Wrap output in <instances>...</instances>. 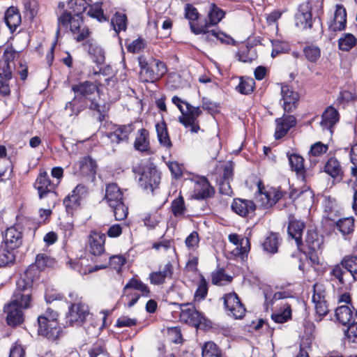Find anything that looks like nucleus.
Returning <instances> with one entry per match:
<instances>
[{"label": "nucleus", "instance_id": "f257e3e1", "mask_svg": "<svg viewBox=\"0 0 357 357\" xmlns=\"http://www.w3.org/2000/svg\"><path fill=\"white\" fill-rule=\"evenodd\" d=\"M30 302L31 295L29 294H16L13 296L10 303L4 307V311L7 314L6 321L9 326H15L23 321L22 309L29 307Z\"/></svg>", "mask_w": 357, "mask_h": 357}, {"label": "nucleus", "instance_id": "f03ea898", "mask_svg": "<svg viewBox=\"0 0 357 357\" xmlns=\"http://www.w3.org/2000/svg\"><path fill=\"white\" fill-rule=\"evenodd\" d=\"M38 333L50 340H56L62 333L58 321V314L51 309L38 317Z\"/></svg>", "mask_w": 357, "mask_h": 357}, {"label": "nucleus", "instance_id": "7ed1b4c3", "mask_svg": "<svg viewBox=\"0 0 357 357\" xmlns=\"http://www.w3.org/2000/svg\"><path fill=\"white\" fill-rule=\"evenodd\" d=\"M172 100L182 114V116L179 117L180 123L185 128H189L191 132L197 133L199 130L197 118L202 113L200 108L192 106L176 96H173Z\"/></svg>", "mask_w": 357, "mask_h": 357}, {"label": "nucleus", "instance_id": "20e7f679", "mask_svg": "<svg viewBox=\"0 0 357 357\" xmlns=\"http://www.w3.org/2000/svg\"><path fill=\"white\" fill-rule=\"evenodd\" d=\"M139 79L143 82H154L160 79L167 71L165 63L155 59L149 62L139 58Z\"/></svg>", "mask_w": 357, "mask_h": 357}, {"label": "nucleus", "instance_id": "39448f33", "mask_svg": "<svg viewBox=\"0 0 357 357\" xmlns=\"http://www.w3.org/2000/svg\"><path fill=\"white\" fill-rule=\"evenodd\" d=\"M82 18L81 15L73 17L70 13L64 12L59 18V24L67 26L70 24V31L74 33H78L76 40L80 42L84 40L89 35V29L82 26Z\"/></svg>", "mask_w": 357, "mask_h": 357}, {"label": "nucleus", "instance_id": "423d86ee", "mask_svg": "<svg viewBox=\"0 0 357 357\" xmlns=\"http://www.w3.org/2000/svg\"><path fill=\"white\" fill-rule=\"evenodd\" d=\"M89 314V307L84 303L72 304L66 317V324L67 326H79L85 322Z\"/></svg>", "mask_w": 357, "mask_h": 357}, {"label": "nucleus", "instance_id": "0eeeda50", "mask_svg": "<svg viewBox=\"0 0 357 357\" xmlns=\"http://www.w3.org/2000/svg\"><path fill=\"white\" fill-rule=\"evenodd\" d=\"M18 56L12 47H7L4 50L3 59L0 61V79L9 80L15 67L14 59Z\"/></svg>", "mask_w": 357, "mask_h": 357}, {"label": "nucleus", "instance_id": "6e6552de", "mask_svg": "<svg viewBox=\"0 0 357 357\" xmlns=\"http://www.w3.org/2000/svg\"><path fill=\"white\" fill-rule=\"evenodd\" d=\"M34 187L38 190L40 199L48 195L53 198L56 197L55 185L50 181L46 172H40L34 183Z\"/></svg>", "mask_w": 357, "mask_h": 357}, {"label": "nucleus", "instance_id": "1a4fd4ad", "mask_svg": "<svg viewBox=\"0 0 357 357\" xmlns=\"http://www.w3.org/2000/svg\"><path fill=\"white\" fill-rule=\"evenodd\" d=\"M181 321L195 327H198L202 323L203 316L192 305L183 304L181 306Z\"/></svg>", "mask_w": 357, "mask_h": 357}, {"label": "nucleus", "instance_id": "9d476101", "mask_svg": "<svg viewBox=\"0 0 357 357\" xmlns=\"http://www.w3.org/2000/svg\"><path fill=\"white\" fill-rule=\"evenodd\" d=\"M160 181V174L153 164H149L143 168L140 174L139 182L144 185L145 188L156 187Z\"/></svg>", "mask_w": 357, "mask_h": 357}, {"label": "nucleus", "instance_id": "9b49d317", "mask_svg": "<svg viewBox=\"0 0 357 357\" xmlns=\"http://www.w3.org/2000/svg\"><path fill=\"white\" fill-rule=\"evenodd\" d=\"M223 300L225 307L236 319H241L244 316L245 309L236 293L232 292L225 294Z\"/></svg>", "mask_w": 357, "mask_h": 357}, {"label": "nucleus", "instance_id": "f8f14e48", "mask_svg": "<svg viewBox=\"0 0 357 357\" xmlns=\"http://www.w3.org/2000/svg\"><path fill=\"white\" fill-rule=\"evenodd\" d=\"M190 26L192 31L195 34L204 33L205 35V40L208 41L215 42L220 40L221 43L225 42L227 36L224 33L215 30L206 31L208 26V22H205L204 24H199L197 27H195L190 22Z\"/></svg>", "mask_w": 357, "mask_h": 357}, {"label": "nucleus", "instance_id": "ddd939ff", "mask_svg": "<svg viewBox=\"0 0 357 357\" xmlns=\"http://www.w3.org/2000/svg\"><path fill=\"white\" fill-rule=\"evenodd\" d=\"M173 272V265L170 261H168L163 267L160 266L159 271L149 274L150 282L154 285L162 284L165 282L166 280L172 278Z\"/></svg>", "mask_w": 357, "mask_h": 357}, {"label": "nucleus", "instance_id": "4468645a", "mask_svg": "<svg viewBox=\"0 0 357 357\" xmlns=\"http://www.w3.org/2000/svg\"><path fill=\"white\" fill-rule=\"evenodd\" d=\"M281 96L283 101V107L285 112H291L296 107L299 100V95L294 91L289 86H281Z\"/></svg>", "mask_w": 357, "mask_h": 357}, {"label": "nucleus", "instance_id": "2eb2a0df", "mask_svg": "<svg viewBox=\"0 0 357 357\" xmlns=\"http://www.w3.org/2000/svg\"><path fill=\"white\" fill-rule=\"evenodd\" d=\"M275 131L274 137L279 139L284 137L288 131L296 126V118L292 115L283 116L275 120Z\"/></svg>", "mask_w": 357, "mask_h": 357}, {"label": "nucleus", "instance_id": "dca6fc26", "mask_svg": "<svg viewBox=\"0 0 357 357\" xmlns=\"http://www.w3.org/2000/svg\"><path fill=\"white\" fill-rule=\"evenodd\" d=\"M22 234L18 227H10L6 229L3 243L6 248L15 250L22 245Z\"/></svg>", "mask_w": 357, "mask_h": 357}, {"label": "nucleus", "instance_id": "f3484780", "mask_svg": "<svg viewBox=\"0 0 357 357\" xmlns=\"http://www.w3.org/2000/svg\"><path fill=\"white\" fill-rule=\"evenodd\" d=\"M296 25L302 29L310 28L312 24L311 6L307 2L300 6L295 16Z\"/></svg>", "mask_w": 357, "mask_h": 357}, {"label": "nucleus", "instance_id": "a211bd4d", "mask_svg": "<svg viewBox=\"0 0 357 357\" xmlns=\"http://www.w3.org/2000/svg\"><path fill=\"white\" fill-rule=\"evenodd\" d=\"M228 238L231 243L236 245V248L231 252L233 255L244 259L250 250L249 240L248 238H240V236L236 234H229Z\"/></svg>", "mask_w": 357, "mask_h": 357}, {"label": "nucleus", "instance_id": "6ab92c4d", "mask_svg": "<svg viewBox=\"0 0 357 357\" xmlns=\"http://www.w3.org/2000/svg\"><path fill=\"white\" fill-rule=\"evenodd\" d=\"M105 236L104 234L91 231L89 237V246L90 252L95 255L99 256L105 251Z\"/></svg>", "mask_w": 357, "mask_h": 357}, {"label": "nucleus", "instance_id": "aec40b11", "mask_svg": "<svg viewBox=\"0 0 357 357\" xmlns=\"http://www.w3.org/2000/svg\"><path fill=\"white\" fill-rule=\"evenodd\" d=\"M333 21L329 24V29L333 31H342L346 27L347 12L342 5L337 4Z\"/></svg>", "mask_w": 357, "mask_h": 357}, {"label": "nucleus", "instance_id": "412c9836", "mask_svg": "<svg viewBox=\"0 0 357 357\" xmlns=\"http://www.w3.org/2000/svg\"><path fill=\"white\" fill-rule=\"evenodd\" d=\"M305 228V225L303 222L297 220L292 215L289 217L288 234L295 240L298 248L303 244L302 234Z\"/></svg>", "mask_w": 357, "mask_h": 357}, {"label": "nucleus", "instance_id": "4be33fe9", "mask_svg": "<svg viewBox=\"0 0 357 357\" xmlns=\"http://www.w3.org/2000/svg\"><path fill=\"white\" fill-rule=\"evenodd\" d=\"M255 208L256 206L251 200L236 199L231 204L232 211L242 217H245L250 213H253Z\"/></svg>", "mask_w": 357, "mask_h": 357}, {"label": "nucleus", "instance_id": "5701e85b", "mask_svg": "<svg viewBox=\"0 0 357 357\" xmlns=\"http://www.w3.org/2000/svg\"><path fill=\"white\" fill-rule=\"evenodd\" d=\"M214 192L213 188L211 186L206 178H199L194 186V196L196 199H204L211 197Z\"/></svg>", "mask_w": 357, "mask_h": 357}, {"label": "nucleus", "instance_id": "b1692460", "mask_svg": "<svg viewBox=\"0 0 357 357\" xmlns=\"http://www.w3.org/2000/svg\"><path fill=\"white\" fill-rule=\"evenodd\" d=\"M339 121L338 112L333 107L326 109L321 116L320 125L322 129L329 130L332 133V128Z\"/></svg>", "mask_w": 357, "mask_h": 357}, {"label": "nucleus", "instance_id": "393cba45", "mask_svg": "<svg viewBox=\"0 0 357 357\" xmlns=\"http://www.w3.org/2000/svg\"><path fill=\"white\" fill-rule=\"evenodd\" d=\"M132 130L133 127L131 124L119 126L113 132L107 134V137L112 142L119 144L121 142H126Z\"/></svg>", "mask_w": 357, "mask_h": 357}, {"label": "nucleus", "instance_id": "a878e982", "mask_svg": "<svg viewBox=\"0 0 357 357\" xmlns=\"http://www.w3.org/2000/svg\"><path fill=\"white\" fill-rule=\"evenodd\" d=\"M107 202L110 206H116L123 200V192L119 187L115 183H110L106 187L105 197Z\"/></svg>", "mask_w": 357, "mask_h": 357}, {"label": "nucleus", "instance_id": "bb28decb", "mask_svg": "<svg viewBox=\"0 0 357 357\" xmlns=\"http://www.w3.org/2000/svg\"><path fill=\"white\" fill-rule=\"evenodd\" d=\"M278 305L280 307L278 311L273 313L271 317L275 322L283 324L291 318V305L282 301Z\"/></svg>", "mask_w": 357, "mask_h": 357}, {"label": "nucleus", "instance_id": "cd10ccee", "mask_svg": "<svg viewBox=\"0 0 357 357\" xmlns=\"http://www.w3.org/2000/svg\"><path fill=\"white\" fill-rule=\"evenodd\" d=\"M134 147L141 152H148L150 149L149 132L144 128L139 129L134 142Z\"/></svg>", "mask_w": 357, "mask_h": 357}, {"label": "nucleus", "instance_id": "c85d7f7f", "mask_svg": "<svg viewBox=\"0 0 357 357\" xmlns=\"http://www.w3.org/2000/svg\"><path fill=\"white\" fill-rule=\"evenodd\" d=\"M289 162L293 171L302 181L305 178V169L304 167V159L301 155L293 153L288 155Z\"/></svg>", "mask_w": 357, "mask_h": 357}, {"label": "nucleus", "instance_id": "c756f323", "mask_svg": "<svg viewBox=\"0 0 357 357\" xmlns=\"http://www.w3.org/2000/svg\"><path fill=\"white\" fill-rule=\"evenodd\" d=\"M5 22L10 31H14L21 24V15L16 8L10 7L4 15Z\"/></svg>", "mask_w": 357, "mask_h": 357}, {"label": "nucleus", "instance_id": "7c9ffc66", "mask_svg": "<svg viewBox=\"0 0 357 357\" xmlns=\"http://www.w3.org/2000/svg\"><path fill=\"white\" fill-rule=\"evenodd\" d=\"M259 192L260 200L262 205L266 207L272 206L282 197V192L275 188H271L265 193L259 188Z\"/></svg>", "mask_w": 357, "mask_h": 357}, {"label": "nucleus", "instance_id": "2f4dec72", "mask_svg": "<svg viewBox=\"0 0 357 357\" xmlns=\"http://www.w3.org/2000/svg\"><path fill=\"white\" fill-rule=\"evenodd\" d=\"M157 137L160 144L166 149H170L172 146L167 125L164 121L155 124Z\"/></svg>", "mask_w": 357, "mask_h": 357}, {"label": "nucleus", "instance_id": "473e14b6", "mask_svg": "<svg viewBox=\"0 0 357 357\" xmlns=\"http://www.w3.org/2000/svg\"><path fill=\"white\" fill-rule=\"evenodd\" d=\"M89 54L93 57V61L101 64L105 61V54L102 49L96 42L89 40L86 43Z\"/></svg>", "mask_w": 357, "mask_h": 357}, {"label": "nucleus", "instance_id": "72a5a7b5", "mask_svg": "<svg viewBox=\"0 0 357 357\" xmlns=\"http://www.w3.org/2000/svg\"><path fill=\"white\" fill-rule=\"evenodd\" d=\"M324 238L317 231L309 230L307 233L305 242L308 248L312 251H317L321 248Z\"/></svg>", "mask_w": 357, "mask_h": 357}, {"label": "nucleus", "instance_id": "f704fd0d", "mask_svg": "<svg viewBox=\"0 0 357 357\" xmlns=\"http://www.w3.org/2000/svg\"><path fill=\"white\" fill-rule=\"evenodd\" d=\"M330 275L337 280L342 285L346 284L347 279L350 276L349 273L342 266V261L340 264L331 267Z\"/></svg>", "mask_w": 357, "mask_h": 357}, {"label": "nucleus", "instance_id": "c9c22d12", "mask_svg": "<svg viewBox=\"0 0 357 357\" xmlns=\"http://www.w3.org/2000/svg\"><path fill=\"white\" fill-rule=\"evenodd\" d=\"M86 192V188L82 185H77L73 190L72 194L68 195L63 201L66 207L72 208L77 204L79 199Z\"/></svg>", "mask_w": 357, "mask_h": 357}, {"label": "nucleus", "instance_id": "e433bc0d", "mask_svg": "<svg viewBox=\"0 0 357 357\" xmlns=\"http://www.w3.org/2000/svg\"><path fill=\"white\" fill-rule=\"evenodd\" d=\"M72 90L77 96H86L94 93L96 86L91 82H84L72 86Z\"/></svg>", "mask_w": 357, "mask_h": 357}, {"label": "nucleus", "instance_id": "4c0bfd02", "mask_svg": "<svg viewBox=\"0 0 357 357\" xmlns=\"http://www.w3.org/2000/svg\"><path fill=\"white\" fill-rule=\"evenodd\" d=\"M335 226L343 236L350 234L354 229V219L351 217L341 218L336 222Z\"/></svg>", "mask_w": 357, "mask_h": 357}, {"label": "nucleus", "instance_id": "58836bf2", "mask_svg": "<svg viewBox=\"0 0 357 357\" xmlns=\"http://www.w3.org/2000/svg\"><path fill=\"white\" fill-rule=\"evenodd\" d=\"M342 264L349 273L350 276H352L354 280H357V257L345 256L342 259Z\"/></svg>", "mask_w": 357, "mask_h": 357}, {"label": "nucleus", "instance_id": "ea45409f", "mask_svg": "<svg viewBox=\"0 0 357 357\" xmlns=\"http://www.w3.org/2000/svg\"><path fill=\"white\" fill-rule=\"evenodd\" d=\"M134 289L141 292L142 296L148 297L150 294L149 287L140 280L132 278L124 287L123 291L126 292L129 289Z\"/></svg>", "mask_w": 357, "mask_h": 357}, {"label": "nucleus", "instance_id": "a19ab883", "mask_svg": "<svg viewBox=\"0 0 357 357\" xmlns=\"http://www.w3.org/2000/svg\"><path fill=\"white\" fill-rule=\"evenodd\" d=\"M324 172L333 178L339 176L342 174L339 161L335 158L328 159L324 166Z\"/></svg>", "mask_w": 357, "mask_h": 357}, {"label": "nucleus", "instance_id": "79ce46f5", "mask_svg": "<svg viewBox=\"0 0 357 357\" xmlns=\"http://www.w3.org/2000/svg\"><path fill=\"white\" fill-rule=\"evenodd\" d=\"M335 316L337 319L343 325L349 324L352 318V311L347 305H342L336 308Z\"/></svg>", "mask_w": 357, "mask_h": 357}, {"label": "nucleus", "instance_id": "37998d69", "mask_svg": "<svg viewBox=\"0 0 357 357\" xmlns=\"http://www.w3.org/2000/svg\"><path fill=\"white\" fill-rule=\"evenodd\" d=\"M356 43L357 39L351 33H345L338 40L339 48L342 51H349Z\"/></svg>", "mask_w": 357, "mask_h": 357}, {"label": "nucleus", "instance_id": "c03bdc74", "mask_svg": "<svg viewBox=\"0 0 357 357\" xmlns=\"http://www.w3.org/2000/svg\"><path fill=\"white\" fill-rule=\"evenodd\" d=\"M279 245V239L277 234L271 233L265 239L263 247L264 249L271 253H275L278 252Z\"/></svg>", "mask_w": 357, "mask_h": 357}, {"label": "nucleus", "instance_id": "a18cd8bd", "mask_svg": "<svg viewBox=\"0 0 357 357\" xmlns=\"http://www.w3.org/2000/svg\"><path fill=\"white\" fill-rule=\"evenodd\" d=\"M202 357H222L219 347L213 342H207L202 347Z\"/></svg>", "mask_w": 357, "mask_h": 357}, {"label": "nucleus", "instance_id": "49530a36", "mask_svg": "<svg viewBox=\"0 0 357 357\" xmlns=\"http://www.w3.org/2000/svg\"><path fill=\"white\" fill-rule=\"evenodd\" d=\"M89 3L85 0H69L68 7L74 13V15H81L84 12Z\"/></svg>", "mask_w": 357, "mask_h": 357}, {"label": "nucleus", "instance_id": "de8ad7c7", "mask_svg": "<svg viewBox=\"0 0 357 357\" xmlns=\"http://www.w3.org/2000/svg\"><path fill=\"white\" fill-rule=\"evenodd\" d=\"M225 16V12L214 3L211 4V10L208 14L210 25L218 24Z\"/></svg>", "mask_w": 357, "mask_h": 357}, {"label": "nucleus", "instance_id": "09e8293b", "mask_svg": "<svg viewBox=\"0 0 357 357\" xmlns=\"http://www.w3.org/2000/svg\"><path fill=\"white\" fill-rule=\"evenodd\" d=\"M112 24L116 33L126 31L127 27V17L123 13H116L112 19Z\"/></svg>", "mask_w": 357, "mask_h": 357}, {"label": "nucleus", "instance_id": "8fccbe9b", "mask_svg": "<svg viewBox=\"0 0 357 357\" xmlns=\"http://www.w3.org/2000/svg\"><path fill=\"white\" fill-rule=\"evenodd\" d=\"M172 212L175 217L183 216L187 211L183 197L179 196L172 201Z\"/></svg>", "mask_w": 357, "mask_h": 357}, {"label": "nucleus", "instance_id": "3c124183", "mask_svg": "<svg viewBox=\"0 0 357 357\" xmlns=\"http://www.w3.org/2000/svg\"><path fill=\"white\" fill-rule=\"evenodd\" d=\"M328 150V145L321 142H317L310 146L308 155L311 157H319L326 153Z\"/></svg>", "mask_w": 357, "mask_h": 357}, {"label": "nucleus", "instance_id": "603ef678", "mask_svg": "<svg viewBox=\"0 0 357 357\" xmlns=\"http://www.w3.org/2000/svg\"><path fill=\"white\" fill-rule=\"evenodd\" d=\"M87 15L92 18L97 19V20L99 22L107 20V18L105 16L103 10L101 8V3H96L90 6L89 10H87Z\"/></svg>", "mask_w": 357, "mask_h": 357}, {"label": "nucleus", "instance_id": "864d4df0", "mask_svg": "<svg viewBox=\"0 0 357 357\" xmlns=\"http://www.w3.org/2000/svg\"><path fill=\"white\" fill-rule=\"evenodd\" d=\"M305 58L312 63H315L321 56L320 49L314 45L305 47L303 50Z\"/></svg>", "mask_w": 357, "mask_h": 357}, {"label": "nucleus", "instance_id": "5fc2aeb1", "mask_svg": "<svg viewBox=\"0 0 357 357\" xmlns=\"http://www.w3.org/2000/svg\"><path fill=\"white\" fill-rule=\"evenodd\" d=\"M255 81L252 78L241 79V82L236 86L237 91L241 94H249L253 91Z\"/></svg>", "mask_w": 357, "mask_h": 357}, {"label": "nucleus", "instance_id": "6e6d98bb", "mask_svg": "<svg viewBox=\"0 0 357 357\" xmlns=\"http://www.w3.org/2000/svg\"><path fill=\"white\" fill-rule=\"evenodd\" d=\"M13 250H10L2 243L0 248V266H5L14 260Z\"/></svg>", "mask_w": 357, "mask_h": 357}, {"label": "nucleus", "instance_id": "4d7b16f0", "mask_svg": "<svg viewBox=\"0 0 357 357\" xmlns=\"http://www.w3.org/2000/svg\"><path fill=\"white\" fill-rule=\"evenodd\" d=\"M326 286L317 282L313 286L312 301H326Z\"/></svg>", "mask_w": 357, "mask_h": 357}, {"label": "nucleus", "instance_id": "13d9d810", "mask_svg": "<svg viewBox=\"0 0 357 357\" xmlns=\"http://www.w3.org/2000/svg\"><path fill=\"white\" fill-rule=\"evenodd\" d=\"M347 328L344 330V333L346 338L351 342H357V321L348 324Z\"/></svg>", "mask_w": 357, "mask_h": 357}, {"label": "nucleus", "instance_id": "bf43d9fd", "mask_svg": "<svg viewBox=\"0 0 357 357\" xmlns=\"http://www.w3.org/2000/svg\"><path fill=\"white\" fill-rule=\"evenodd\" d=\"M113 208L115 219L122 220L125 219L128 213V208L123 204V202L116 204V206H110Z\"/></svg>", "mask_w": 357, "mask_h": 357}, {"label": "nucleus", "instance_id": "052dcab7", "mask_svg": "<svg viewBox=\"0 0 357 357\" xmlns=\"http://www.w3.org/2000/svg\"><path fill=\"white\" fill-rule=\"evenodd\" d=\"M314 305V309L317 315L319 317V320L326 316L328 312V307L326 301H312Z\"/></svg>", "mask_w": 357, "mask_h": 357}, {"label": "nucleus", "instance_id": "680f3d73", "mask_svg": "<svg viewBox=\"0 0 357 357\" xmlns=\"http://www.w3.org/2000/svg\"><path fill=\"white\" fill-rule=\"evenodd\" d=\"M208 292V284L206 280L202 278L198 285V287L195 293V298L197 301L204 299Z\"/></svg>", "mask_w": 357, "mask_h": 357}, {"label": "nucleus", "instance_id": "e2e57ef3", "mask_svg": "<svg viewBox=\"0 0 357 357\" xmlns=\"http://www.w3.org/2000/svg\"><path fill=\"white\" fill-rule=\"evenodd\" d=\"M24 7L30 18L33 19L38 13V5L35 0H25L24 1Z\"/></svg>", "mask_w": 357, "mask_h": 357}, {"label": "nucleus", "instance_id": "0e129e2a", "mask_svg": "<svg viewBox=\"0 0 357 357\" xmlns=\"http://www.w3.org/2000/svg\"><path fill=\"white\" fill-rule=\"evenodd\" d=\"M199 238L197 232L192 231L185 241V245L189 250H195L198 247Z\"/></svg>", "mask_w": 357, "mask_h": 357}, {"label": "nucleus", "instance_id": "69168bd1", "mask_svg": "<svg viewBox=\"0 0 357 357\" xmlns=\"http://www.w3.org/2000/svg\"><path fill=\"white\" fill-rule=\"evenodd\" d=\"M211 280L213 284L222 285L224 281L230 282L231 277L225 275L222 271H217L212 273Z\"/></svg>", "mask_w": 357, "mask_h": 357}, {"label": "nucleus", "instance_id": "338daca9", "mask_svg": "<svg viewBox=\"0 0 357 357\" xmlns=\"http://www.w3.org/2000/svg\"><path fill=\"white\" fill-rule=\"evenodd\" d=\"M172 176L174 178H179L182 175L183 166L176 161H169L167 162Z\"/></svg>", "mask_w": 357, "mask_h": 357}, {"label": "nucleus", "instance_id": "774afa93", "mask_svg": "<svg viewBox=\"0 0 357 357\" xmlns=\"http://www.w3.org/2000/svg\"><path fill=\"white\" fill-rule=\"evenodd\" d=\"M145 41L142 38H137L128 45L127 49L132 53H138L145 47Z\"/></svg>", "mask_w": 357, "mask_h": 357}]
</instances>
